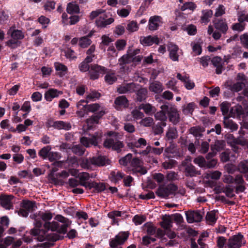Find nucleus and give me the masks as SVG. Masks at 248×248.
<instances>
[{
	"label": "nucleus",
	"mask_w": 248,
	"mask_h": 248,
	"mask_svg": "<svg viewBox=\"0 0 248 248\" xmlns=\"http://www.w3.org/2000/svg\"><path fill=\"white\" fill-rule=\"evenodd\" d=\"M55 219L57 221H53L45 223L44 227L47 230L45 232H47L48 233H49V231H57L61 233L66 232L67 227L71 224V221L61 215H57Z\"/></svg>",
	"instance_id": "f257e3e1"
},
{
	"label": "nucleus",
	"mask_w": 248,
	"mask_h": 248,
	"mask_svg": "<svg viewBox=\"0 0 248 248\" xmlns=\"http://www.w3.org/2000/svg\"><path fill=\"white\" fill-rule=\"evenodd\" d=\"M35 226L34 228L32 229L30 231L31 235L37 236V239L39 241L42 242L45 240L50 241H56L60 239V236L56 233H48L45 230L39 229Z\"/></svg>",
	"instance_id": "f03ea898"
},
{
	"label": "nucleus",
	"mask_w": 248,
	"mask_h": 248,
	"mask_svg": "<svg viewBox=\"0 0 248 248\" xmlns=\"http://www.w3.org/2000/svg\"><path fill=\"white\" fill-rule=\"evenodd\" d=\"M108 135L110 137L106 139L103 143V145L107 148H112L114 150L119 152L121 148H123L124 144L119 141L116 136L117 134L113 132L108 133Z\"/></svg>",
	"instance_id": "7ed1b4c3"
},
{
	"label": "nucleus",
	"mask_w": 248,
	"mask_h": 248,
	"mask_svg": "<svg viewBox=\"0 0 248 248\" xmlns=\"http://www.w3.org/2000/svg\"><path fill=\"white\" fill-rule=\"evenodd\" d=\"M164 110H167V114L169 121L173 124L176 125L180 120L181 117L176 107L171 104H168V106H165Z\"/></svg>",
	"instance_id": "20e7f679"
},
{
	"label": "nucleus",
	"mask_w": 248,
	"mask_h": 248,
	"mask_svg": "<svg viewBox=\"0 0 248 248\" xmlns=\"http://www.w3.org/2000/svg\"><path fill=\"white\" fill-rule=\"evenodd\" d=\"M177 186L173 184H170L167 186H160L157 190L156 193L160 197L166 198L170 194H173L177 190Z\"/></svg>",
	"instance_id": "39448f33"
},
{
	"label": "nucleus",
	"mask_w": 248,
	"mask_h": 248,
	"mask_svg": "<svg viewBox=\"0 0 248 248\" xmlns=\"http://www.w3.org/2000/svg\"><path fill=\"white\" fill-rule=\"evenodd\" d=\"M102 137V135L100 133H95L90 138L83 137L80 138V141L81 144L86 147H89L90 145H93L97 146Z\"/></svg>",
	"instance_id": "423d86ee"
},
{
	"label": "nucleus",
	"mask_w": 248,
	"mask_h": 248,
	"mask_svg": "<svg viewBox=\"0 0 248 248\" xmlns=\"http://www.w3.org/2000/svg\"><path fill=\"white\" fill-rule=\"evenodd\" d=\"M131 170L133 173H139L140 174H145L147 170L143 167V162L138 158H133L130 162Z\"/></svg>",
	"instance_id": "0eeeda50"
},
{
	"label": "nucleus",
	"mask_w": 248,
	"mask_h": 248,
	"mask_svg": "<svg viewBox=\"0 0 248 248\" xmlns=\"http://www.w3.org/2000/svg\"><path fill=\"white\" fill-rule=\"evenodd\" d=\"M21 208L18 211V214L23 217L28 216L29 212H32L36 209L35 202L30 201H23L21 203Z\"/></svg>",
	"instance_id": "6e6552de"
},
{
	"label": "nucleus",
	"mask_w": 248,
	"mask_h": 248,
	"mask_svg": "<svg viewBox=\"0 0 248 248\" xmlns=\"http://www.w3.org/2000/svg\"><path fill=\"white\" fill-rule=\"evenodd\" d=\"M30 217L35 220L34 225L36 227L40 228L42 226V223L40 219L46 222L50 220L52 217V215L50 213L39 212V214H34L31 215Z\"/></svg>",
	"instance_id": "1a4fd4ad"
},
{
	"label": "nucleus",
	"mask_w": 248,
	"mask_h": 248,
	"mask_svg": "<svg viewBox=\"0 0 248 248\" xmlns=\"http://www.w3.org/2000/svg\"><path fill=\"white\" fill-rule=\"evenodd\" d=\"M107 69L97 64H92L89 72L90 78L94 80L98 78L100 74H104L107 72Z\"/></svg>",
	"instance_id": "9d476101"
},
{
	"label": "nucleus",
	"mask_w": 248,
	"mask_h": 248,
	"mask_svg": "<svg viewBox=\"0 0 248 248\" xmlns=\"http://www.w3.org/2000/svg\"><path fill=\"white\" fill-rule=\"evenodd\" d=\"M128 235L129 233L127 232L119 233L114 238L110 241V247L111 248H116L118 245L123 244L127 239Z\"/></svg>",
	"instance_id": "9b49d317"
},
{
	"label": "nucleus",
	"mask_w": 248,
	"mask_h": 248,
	"mask_svg": "<svg viewBox=\"0 0 248 248\" xmlns=\"http://www.w3.org/2000/svg\"><path fill=\"white\" fill-rule=\"evenodd\" d=\"M243 236L240 234L233 236L229 239L228 246L229 248H240L245 243L243 240Z\"/></svg>",
	"instance_id": "f8f14e48"
},
{
	"label": "nucleus",
	"mask_w": 248,
	"mask_h": 248,
	"mask_svg": "<svg viewBox=\"0 0 248 248\" xmlns=\"http://www.w3.org/2000/svg\"><path fill=\"white\" fill-rule=\"evenodd\" d=\"M187 221L189 223L194 222H200L202 218V215L199 211H188L186 212Z\"/></svg>",
	"instance_id": "ddd939ff"
},
{
	"label": "nucleus",
	"mask_w": 248,
	"mask_h": 248,
	"mask_svg": "<svg viewBox=\"0 0 248 248\" xmlns=\"http://www.w3.org/2000/svg\"><path fill=\"white\" fill-rule=\"evenodd\" d=\"M215 29L225 34L228 30V26L225 19L216 18L213 20Z\"/></svg>",
	"instance_id": "4468645a"
},
{
	"label": "nucleus",
	"mask_w": 248,
	"mask_h": 248,
	"mask_svg": "<svg viewBox=\"0 0 248 248\" xmlns=\"http://www.w3.org/2000/svg\"><path fill=\"white\" fill-rule=\"evenodd\" d=\"M88 100H81L78 102L77 107L78 110L77 111L78 116L79 117H83L89 112L87 108Z\"/></svg>",
	"instance_id": "2eb2a0df"
},
{
	"label": "nucleus",
	"mask_w": 248,
	"mask_h": 248,
	"mask_svg": "<svg viewBox=\"0 0 248 248\" xmlns=\"http://www.w3.org/2000/svg\"><path fill=\"white\" fill-rule=\"evenodd\" d=\"M236 186L235 187V191L236 193L243 192L245 189L246 187L244 185L245 181L243 177L241 174H237L234 178V183Z\"/></svg>",
	"instance_id": "dca6fc26"
},
{
	"label": "nucleus",
	"mask_w": 248,
	"mask_h": 248,
	"mask_svg": "<svg viewBox=\"0 0 248 248\" xmlns=\"http://www.w3.org/2000/svg\"><path fill=\"white\" fill-rule=\"evenodd\" d=\"M140 42L144 46H149L152 45L154 43L158 44L159 43V39L156 36H141L140 37Z\"/></svg>",
	"instance_id": "f3484780"
},
{
	"label": "nucleus",
	"mask_w": 248,
	"mask_h": 248,
	"mask_svg": "<svg viewBox=\"0 0 248 248\" xmlns=\"http://www.w3.org/2000/svg\"><path fill=\"white\" fill-rule=\"evenodd\" d=\"M136 84L133 83H130L120 86L117 88V92L120 94H124L128 92H134L136 91Z\"/></svg>",
	"instance_id": "a211bd4d"
},
{
	"label": "nucleus",
	"mask_w": 248,
	"mask_h": 248,
	"mask_svg": "<svg viewBox=\"0 0 248 248\" xmlns=\"http://www.w3.org/2000/svg\"><path fill=\"white\" fill-rule=\"evenodd\" d=\"M92 158L93 165L96 166H103L109 165L110 163V160L105 156L100 155L97 157H93Z\"/></svg>",
	"instance_id": "6ab92c4d"
},
{
	"label": "nucleus",
	"mask_w": 248,
	"mask_h": 248,
	"mask_svg": "<svg viewBox=\"0 0 248 248\" xmlns=\"http://www.w3.org/2000/svg\"><path fill=\"white\" fill-rule=\"evenodd\" d=\"M13 197L12 195H1L0 196L1 206L6 209H10L13 206L11 201Z\"/></svg>",
	"instance_id": "aec40b11"
},
{
	"label": "nucleus",
	"mask_w": 248,
	"mask_h": 248,
	"mask_svg": "<svg viewBox=\"0 0 248 248\" xmlns=\"http://www.w3.org/2000/svg\"><path fill=\"white\" fill-rule=\"evenodd\" d=\"M161 17L159 16H151L149 20V30L150 31L157 30L161 23Z\"/></svg>",
	"instance_id": "412c9836"
},
{
	"label": "nucleus",
	"mask_w": 248,
	"mask_h": 248,
	"mask_svg": "<svg viewBox=\"0 0 248 248\" xmlns=\"http://www.w3.org/2000/svg\"><path fill=\"white\" fill-rule=\"evenodd\" d=\"M179 50L178 46L171 43H170L168 45V50L169 51V55L170 58L173 61H178L179 55L177 52Z\"/></svg>",
	"instance_id": "4be33fe9"
},
{
	"label": "nucleus",
	"mask_w": 248,
	"mask_h": 248,
	"mask_svg": "<svg viewBox=\"0 0 248 248\" xmlns=\"http://www.w3.org/2000/svg\"><path fill=\"white\" fill-rule=\"evenodd\" d=\"M183 164L185 167V172L186 176L193 177L200 174V171L197 170L195 167L191 164L184 165L183 163Z\"/></svg>",
	"instance_id": "5701e85b"
},
{
	"label": "nucleus",
	"mask_w": 248,
	"mask_h": 248,
	"mask_svg": "<svg viewBox=\"0 0 248 248\" xmlns=\"http://www.w3.org/2000/svg\"><path fill=\"white\" fill-rule=\"evenodd\" d=\"M140 50L139 48L132 50L131 49H128L127 50V53L129 55L132 57V59H133V62L139 63L141 62L143 57L139 55Z\"/></svg>",
	"instance_id": "b1692460"
},
{
	"label": "nucleus",
	"mask_w": 248,
	"mask_h": 248,
	"mask_svg": "<svg viewBox=\"0 0 248 248\" xmlns=\"http://www.w3.org/2000/svg\"><path fill=\"white\" fill-rule=\"evenodd\" d=\"M114 104L115 108L117 109L122 107L126 108L128 106V101L125 96L122 95L115 99Z\"/></svg>",
	"instance_id": "393cba45"
},
{
	"label": "nucleus",
	"mask_w": 248,
	"mask_h": 248,
	"mask_svg": "<svg viewBox=\"0 0 248 248\" xmlns=\"http://www.w3.org/2000/svg\"><path fill=\"white\" fill-rule=\"evenodd\" d=\"M129 55L127 53L119 59V64L121 66L120 69L123 71L124 70L126 64L133 62V59H132V57Z\"/></svg>",
	"instance_id": "a878e982"
},
{
	"label": "nucleus",
	"mask_w": 248,
	"mask_h": 248,
	"mask_svg": "<svg viewBox=\"0 0 248 248\" xmlns=\"http://www.w3.org/2000/svg\"><path fill=\"white\" fill-rule=\"evenodd\" d=\"M62 93V91H59L54 89H51L46 92L45 97L47 101H50L53 98L59 96L60 94Z\"/></svg>",
	"instance_id": "bb28decb"
},
{
	"label": "nucleus",
	"mask_w": 248,
	"mask_h": 248,
	"mask_svg": "<svg viewBox=\"0 0 248 248\" xmlns=\"http://www.w3.org/2000/svg\"><path fill=\"white\" fill-rule=\"evenodd\" d=\"M52 126L55 128L59 130L64 129L69 130L71 128V125L69 123L59 121L53 123Z\"/></svg>",
	"instance_id": "cd10ccee"
},
{
	"label": "nucleus",
	"mask_w": 248,
	"mask_h": 248,
	"mask_svg": "<svg viewBox=\"0 0 248 248\" xmlns=\"http://www.w3.org/2000/svg\"><path fill=\"white\" fill-rule=\"evenodd\" d=\"M90 177V174L87 172H82L78 174L80 185L82 186L88 188V185L91 184V182H86Z\"/></svg>",
	"instance_id": "c85d7f7f"
},
{
	"label": "nucleus",
	"mask_w": 248,
	"mask_h": 248,
	"mask_svg": "<svg viewBox=\"0 0 248 248\" xmlns=\"http://www.w3.org/2000/svg\"><path fill=\"white\" fill-rule=\"evenodd\" d=\"M8 33L11 34L12 39L16 40L22 39L24 37V35L22 31L18 30H13L12 27L9 30Z\"/></svg>",
	"instance_id": "c756f323"
},
{
	"label": "nucleus",
	"mask_w": 248,
	"mask_h": 248,
	"mask_svg": "<svg viewBox=\"0 0 248 248\" xmlns=\"http://www.w3.org/2000/svg\"><path fill=\"white\" fill-rule=\"evenodd\" d=\"M139 109H143L144 112L147 114L155 113L156 109L149 103L141 104L139 106Z\"/></svg>",
	"instance_id": "7c9ffc66"
},
{
	"label": "nucleus",
	"mask_w": 248,
	"mask_h": 248,
	"mask_svg": "<svg viewBox=\"0 0 248 248\" xmlns=\"http://www.w3.org/2000/svg\"><path fill=\"white\" fill-rule=\"evenodd\" d=\"M163 89L162 84L157 81L151 83L149 86L150 91L156 93H161Z\"/></svg>",
	"instance_id": "2f4dec72"
},
{
	"label": "nucleus",
	"mask_w": 248,
	"mask_h": 248,
	"mask_svg": "<svg viewBox=\"0 0 248 248\" xmlns=\"http://www.w3.org/2000/svg\"><path fill=\"white\" fill-rule=\"evenodd\" d=\"M165 106H168V104L166 105H163L161 106L160 108L161 110L158 112H157L155 114V117L156 120L162 121H165L167 119V110H164V107Z\"/></svg>",
	"instance_id": "473e14b6"
},
{
	"label": "nucleus",
	"mask_w": 248,
	"mask_h": 248,
	"mask_svg": "<svg viewBox=\"0 0 248 248\" xmlns=\"http://www.w3.org/2000/svg\"><path fill=\"white\" fill-rule=\"evenodd\" d=\"M105 113V112L104 111L101 110L99 112L97 115L93 116L90 118L87 119L86 123L88 127H92V124L93 123H98L99 119Z\"/></svg>",
	"instance_id": "72a5a7b5"
},
{
	"label": "nucleus",
	"mask_w": 248,
	"mask_h": 248,
	"mask_svg": "<svg viewBox=\"0 0 248 248\" xmlns=\"http://www.w3.org/2000/svg\"><path fill=\"white\" fill-rule=\"evenodd\" d=\"M66 11L69 14H77L79 12V8L76 2H71L67 4Z\"/></svg>",
	"instance_id": "f704fd0d"
},
{
	"label": "nucleus",
	"mask_w": 248,
	"mask_h": 248,
	"mask_svg": "<svg viewBox=\"0 0 248 248\" xmlns=\"http://www.w3.org/2000/svg\"><path fill=\"white\" fill-rule=\"evenodd\" d=\"M54 66L58 75L60 77H63L67 73V68L64 65L60 62H55Z\"/></svg>",
	"instance_id": "c9c22d12"
},
{
	"label": "nucleus",
	"mask_w": 248,
	"mask_h": 248,
	"mask_svg": "<svg viewBox=\"0 0 248 248\" xmlns=\"http://www.w3.org/2000/svg\"><path fill=\"white\" fill-rule=\"evenodd\" d=\"M189 131L196 138H200L202 136V132L204 131V129L199 126H193L189 129Z\"/></svg>",
	"instance_id": "e433bc0d"
},
{
	"label": "nucleus",
	"mask_w": 248,
	"mask_h": 248,
	"mask_svg": "<svg viewBox=\"0 0 248 248\" xmlns=\"http://www.w3.org/2000/svg\"><path fill=\"white\" fill-rule=\"evenodd\" d=\"M223 124L225 128L230 129L232 131L236 130L238 128L237 124L232 120L229 119L227 116H225L224 118Z\"/></svg>",
	"instance_id": "4c0bfd02"
},
{
	"label": "nucleus",
	"mask_w": 248,
	"mask_h": 248,
	"mask_svg": "<svg viewBox=\"0 0 248 248\" xmlns=\"http://www.w3.org/2000/svg\"><path fill=\"white\" fill-rule=\"evenodd\" d=\"M172 220L170 216L165 215L162 217V221L160 223L161 226L165 230L170 229L172 227Z\"/></svg>",
	"instance_id": "58836bf2"
},
{
	"label": "nucleus",
	"mask_w": 248,
	"mask_h": 248,
	"mask_svg": "<svg viewBox=\"0 0 248 248\" xmlns=\"http://www.w3.org/2000/svg\"><path fill=\"white\" fill-rule=\"evenodd\" d=\"M225 146V142L223 140H216L214 144L211 145V150L220 151L224 149Z\"/></svg>",
	"instance_id": "ea45409f"
},
{
	"label": "nucleus",
	"mask_w": 248,
	"mask_h": 248,
	"mask_svg": "<svg viewBox=\"0 0 248 248\" xmlns=\"http://www.w3.org/2000/svg\"><path fill=\"white\" fill-rule=\"evenodd\" d=\"M92 188H94L97 192H100L105 189L106 186L104 183L92 182L91 184L88 185V188L91 189Z\"/></svg>",
	"instance_id": "a19ab883"
},
{
	"label": "nucleus",
	"mask_w": 248,
	"mask_h": 248,
	"mask_svg": "<svg viewBox=\"0 0 248 248\" xmlns=\"http://www.w3.org/2000/svg\"><path fill=\"white\" fill-rule=\"evenodd\" d=\"M93 165L92 158H82L80 160V166L84 169H90Z\"/></svg>",
	"instance_id": "79ce46f5"
},
{
	"label": "nucleus",
	"mask_w": 248,
	"mask_h": 248,
	"mask_svg": "<svg viewBox=\"0 0 248 248\" xmlns=\"http://www.w3.org/2000/svg\"><path fill=\"white\" fill-rule=\"evenodd\" d=\"M147 96V90L145 88H141L139 90L137 93V99L138 101L141 102L146 99Z\"/></svg>",
	"instance_id": "37998d69"
},
{
	"label": "nucleus",
	"mask_w": 248,
	"mask_h": 248,
	"mask_svg": "<svg viewBox=\"0 0 248 248\" xmlns=\"http://www.w3.org/2000/svg\"><path fill=\"white\" fill-rule=\"evenodd\" d=\"M213 15V11L211 10H204L202 11V16L201 19L202 23L207 24L209 21V18Z\"/></svg>",
	"instance_id": "c03bdc74"
},
{
	"label": "nucleus",
	"mask_w": 248,
	"mask_h": 248,
	"mask_svg": "<svg viewBox=\"0 0 248 248\" xmlns=\"http://www.w3.org/2000/svg\"><path fill=\"white\" fill-rule=\"evenodd\" d=\"M177 131L176 128H170L166 133V136L168 140L175 139L177 137Z\"/></svg>",
	"instance_id": "a18cd8bd"
},
{
	"label": "nucleus",
	"mask_w": 248,
	"mask_h": 248,
	"mask_svg": "<svg viewBox=\"0 0 248 248\" xmlns=\"http://www.w3.org/2000/svg\"><path fill=\"white\" fill-rule=\"evenodd\" d=\"M205 218L208 224L211 225L214 224L217 220L216 212L214 211L208 212L206 214Z\"/></svg>",
	"instance_id": "49530a36"
},
{
	"label": "nucleus",
	"mask_w": 248,
	"mask_h": 248,
	"mask_svg": "<svg viewBox=\"0 0 248 248\" xmlns=\"http://www.w3.org/2000/svg\"><path fill=\"white\" fill-rule=\"evenodd\" d=\"M71 150L74 154L78 155H83L85 151V148L80 145H74L71 148Z\"/></svg>",
	"instance_id": "de8ad7c7"
},
{
	"label": "nucleus",
	"mask_w": 248,
	"mask_h": 248,
	"mask_svg": "<svg viewBox=\"0 0 248 248\" xmlns=\"http://www.w3.org/2000/svg\"><path fill=\"white\" fill-rule=\"evenodd\" d=\"M245 84L243 82H238L229 86V89L232 92H238L245 87Z\"/></svg>",
	"instance_id": "09e8293b"
},
{
	"label": "nucleus",
	"mask_w": 248,
	"mask_h": 248,
	"mask_svg": "<svg viewBox=\"0 0 248 248\" xmlns=\"http://www.w3.org/2000/svg\"><path fill=\"white\" fill-rule=\"evenodd\" d=\"M110 177L111 181L116 183L123 178L124 174L119 171H113L111 172Z\"/></svg>",
	"instance_id": "8fccbe9b"
},
{
	"label": "nucleus",
	"mask_w": 248,
	"mask_h": 248,
	"mask_svg": "<svg viewBox=\"0 0 248 248\" xmlns=\"http://www.w3.org/2000/svg\"><path fill=\"white\" fill-rule=\"evenodd\" d=\"M195 105L193 103H189L183 107L182 111L186 114H191L194 110Z\"/></svg>",
	"instance_id": "3c124183"
},
{
	"label": "nucleus",
	"mask_w": 248,
	"mask_h": 248,
	"mask_svg": "<svg viewBox=\"0 0 248 248\" xmlns=\"http://www.w3.org/2000/svg\"><path fill=\"white\" fill-rule=\"evenodd\" d=\"M143 228L149 235H153L155 232V227L151 222L145 223L143 226Z\"/></svg>",
	"instance_id": "603ef678"
},
{
	"label": "nucleus",
	"mask_w": 248,
	"mask_h": 248,
	"mask_svg": "<svg viewBox=\"0 0 248 248\" xmlns=\"http://www.w3.org/2000/svg\"><path fill=\"white\" fill-rule=\"evenodd\" d=\"M221 175V173L220 171L216 170L206 173L205 177L207 179L211 178L214 180H218L220 178Z\"/></svg>",
	"instance_id": "864d4df0"
},
{
	"label": "nucleus",
	"mask_w": 248,
	"mask_h": 248,
	"mask_svg": "<svg viewBox=\"0 0 248 248\" xmlns=\"http://www.w3.org/2000/svg\"><path fill=\"white\" fill-rule=\"evenodd\" d=\"M105 81L109 84H112L117 80V77L113 73H107L105 77Z\"/></svg>",
	"instance_id": "5fc2aeb1"
},
{
	"label": "nucleus",
	"mask_w": 248,
	"mask_h": 248,
	"mask_svg": "<svg viewBox=\"0 0 248 248\" xmlns=\"http://www.w3.org/2000/svg\"><path fill=\"white\" fill-rule=\"evenodd\" d=\"M92 43L91 40L87 36L82 37L79 39V46L82 48L88 47Z\"/></svg>",
	"instance_id": "6e6d98bb"
},
{
	"label": "nucleus",
	"mask_w": 248,
	"mask_h": 248,
	"mask_svg": "<svg viewBox=\"0 0 248 248\" xmlns=\"http://www.w3.org/2000/svg\"><path fill=\"white\" fill-rule=\"evenodd\" d=\"M51 149L50 146H46L43 147L39 152V155L43 158L45 159L48 157V155Z\"/></svg>",
	"instance_id": "4d7b16f0"
},
{
	"label": "nucleus",
	"mask_w": 248,
	"mask_h": 248,
	"mask_svg": "<svg viewBox=\"0 0 248 248\" xmlns=\"http://www.w3.org/2000/svg\"><path fill=\"white\" fill-rule=\"evenodd\" d=\"M245 26L246 24L245 23L239 22L233 24L231 28L233 31L241 32L245 30Z\"/></svg>",
	"instance_id": "13d9d810"
},
{
	"label": "nucleus",
	"mask_w": 248,
	"mask_h": 248,
	"mask_svg": "<svg viewBox=\"0 0 248 248\" xmlns=\"http://www.w3.org/2000/svg\"><path fill=\"white\" fill-rule=\"evenodd\" d=\"M238 170L241 173H247L248 172V165L246 162L241 161L237 166Z\"/></svg>",
	"instance_id": "bf43d9fd"
},
{
	"label": "nucleus",
	"mask_w": 248,
	"mask_h": 248,
	"mask_svg": "<svg viewBox=\"0 0 248 248\" xmlns=\"http://www.w3.org/2000/svg\"><path fill=\"white\" fill-rule=\"evenodd\" d=\"M166 178L169 181H173L178 180V173L173 171H169L167 173Z\"/></svg>",
	"instance_id": "052dcab7"
},
{
	"label": "nucleus",
	"mask_w": 248,
	"mask_h": 248,
	"mask_svg": "<svg viewBox=\"0 0 248 248\" xmlns=\"http://www.w3.org/2000/svg\"><path fill=\"white\" fill-rule=\"evenodd\" d=\"M193 161L200 167H205L206 160L202 156L199 155L194 159Z\"/></svg>",
	"instance_id": "680f3d73"
},
{
	"label": "nucleus",
	"mask_w": 248,
	"mask_h": 248,
	"mask_svg": "<svg viewBox=\"0 0 248 248\" xmlns=\"http://www.w3.org/2000/svg\"><path fill=\"white\" fill-rule=\"evenodd\" d=\"M139 29L138 25L136 22L132 21L128 23L126 29L130 32L137 31Z\"/></svg>",
	"instance_id": "e2e57ef3"
},
{
	"label": "nucleus",
	"mask_w": 248,
	"mask_h": 248,
	"mask_svg": "<svg viewBox=\"0 0 248 248\" xmlns=\"http://www.w3.org/2000/svg\"><path fill=\"white\" fill-rule=\"evenodd\" d=\"M131 7L130 6H127L126 9L123 8L120 10H118L117 14L120 16L125 17L129 15L130 12L131 11Z\"/></svg>",
	"instance_id": "0e129e2a"
},
{
	"label": "nucleus",
	"mask_w": 248,
	"mask_h": 248,
	"mask_svg": "<svg viewBox=\"0 0 248 248\" xmlns=\"http://www.w3.org/2000/svg\"><path fill=\"white\" fill-rule=\"evenodd\" d=\"M140 109L135 108L132 110L131 115L134 119L138 120L142 119L144 117V114L140 111Z\"/></svg>",
	"instance_id": "69168bd1"
},
{
	"label": "nucleus",
	"mask_w": 248,
	"mask_h": 248,
	"mask_svg": "<svg viewBox=\"0 0 248 248\" xmlns=\"http://www.w3.org/2000/svg\"><path fill=\"white\" fill-rule=\"evenodd\" d=\"M20 44H21L20 41H19L18 40H15L12 38L6 42L7 46H9L10 47H11L12 48H15L19 46L20 45Z\"/></svg>",
	"instance_id": "338daca9"
},
{
	"label": "nucleus",
	"mask_w": 248,
	"mask_h": 248,
	"mask_svg": "<svg viewBox=\"0 0 248 248\" xmlns=\"http://www.w3.org/2000/svg\"><path fill=\"white\" fill-rule=\"evenodd\" d=\"M154 124V120L151 117H146L142 119L140 124L144 126H151Z\"/></svg>",
	"instance_id": "774afa93"
}]
</instances>
